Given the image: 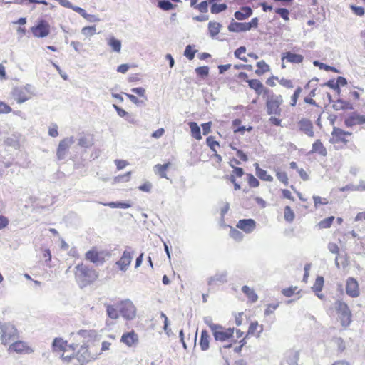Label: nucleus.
Returning a JSON list of instances; mask_svg holds the SVG:
<instances>
[{
    "label": "nucleus",
    "mask_w": 365,
    "mask_h": 365,
    "mask_svg": "<svg viewBox=\"0 0 365 365\" xmlns=\"http://www.w3.org/2000/svg\"><path fill=\"white\" fill-rule=\"evenodd\" d=\"M75 269V278L81 287L93 283L98 278L96 271L83 264H78Z\"/></svg>",
    "instance_id": "nucleus-1"
},
{
    "label": "nucleus",
    "mask_w": 365,
    "mask_h": 365,
    "mask_svg": "<svg viewBox=\"0 0 365 365\" xmlns=\"http://www.w3.org/2000/svg\"><path fill=\"white\" fill-rule=\"evenodd\" d=\"M1 341L4 345L19 338V332L11 323H0Z\"/></svg>",
    "instance_id": "nucleus-2"
},
{
    "label": "nucleus",
    "mask_w": 365,
    "mask_h": 365,
    "mask_svg": "<svg viewBox=\"0 0 365 365\" xmlns=\"http://www.w3.org/2000/svg\"><path fill=\"white\" fill-rule=\"evenodd\" d=\"M117 307L122 317L127 320H132L136 317L137 309L128 299L120 301Z\"/></svg>",
    "instance_id": "nucleus-3"
},
{
    "label": "nucleus",
    "mask_w": 365,
    "mask_h": 365,
    "mask_svg": "<svg viewBox=\"0 0 365 365\" xmlns=\"http://www.w3.org/2000/svg\"><path fill=\"white\" fill-rule=\"evenodd\" d=\"M335 309L339 314L341 324L344 327H347L351 322V312L348 305L340 300L335 302Z\"/></svg>",
    "instance_id": "nucleus-4"
},
{
    "label": "nucleus",
    "mask_w": 365,
    "mask_h": 365,
    "mask_svg": "<svg viewBox=\"0 0 365 365\" xmlns=\"http://www.w3.org/2000/svg\"><path fill=\"white\" fill-rule=\"evenodd\" d=\"M8 351L9 353L15 352L18 354H30L34 350L27 342L19 340L9 345Z\"/></svg>",
    "instance_id": "nucleus-5"
},
{
    "label": "nucleus",
    "mask_w": 365,
    "mask_h": 365,
    "mask_svg": "<svg viewBox=\"0 0 365 365\" xmlns=\"http://www.w3.org/2000/svg\"><path fill=\"white\" fill-rule=\"evenodd\" d=\"M75 139L73 136L66 138L60 141L57 151L56 156L58 160H63L67 155V153L70 147L74 143Z\"/></svg>",
    "instance_id": "nucleus-6"
},
{
    "label": "nucleus",
    "mask_w": 365,
    "mask_h": 365,
    "mask_svg": "<svg viewBox=\"0 0 365 365\" xmlns=\"http://www.w3.org/2000/svg\"><path fill=\"white\" fill-rule=\"evenodd\" d=\"M282 102L281 96H272L267 101V111L269 115H279L281 110L279 106Z\"/></svg>",
    "instance_id": "nucleus-7"
},
{
    "label": "nucleus",
    "mask_w": 365,
    "mask_h": 365,
    "mask_svg": "<svg viewBox=\"0 0 365 365\" xmlns=\"http://www.w3.org/2000/svg\"><path fill=\"white\" fill-rule=\"evenodd\" d=\"M76 347V344H68L62 338H56L52 344L53 351L55 352H68L71 350L73 353Z\"/></svg>",
    "instance_id": "nucleus-8"
},
{
    "label": "nucleus",
    "mask_w": 365,
    "mask_h": 365,
    "mask_svg": "<svg viewBox=\"0 0 365 365\" xmlns=\"http://www.w3.org/2000/svg\"><path fill=\"white\" fill-rule=\"evenodd\" d=\"M234 329H225L220 325V329H216L212 334L216 341H226L233 338Z\"/></svg>",
    "instance_id": "nucleus-9"
},
{
    "label": "nucleus",
    "mask_w": 365,
    "mask_h": 365,
    "mask_svg": "<svg viewBox=\"0 0 365 365\" xmlns=\"http://www.w3.org/2000/svg\"><path fill=\"white\" fill-rule=\"evenodd\" d=\"M32 34L35 37L44 38L50 33V26L46 21H41L31 28Z\"/></svg>",
    "instance_id": "nucleus-10"
},
{
    "label": "nucleus",
    "mask_w": 365,
    "mask_h": 365,
    "mask_svg": "<svg viewBox=\"0 0 365 365\" xmlns=\"http://www.w3.org/2000/svg\"><path fill=\"white\" fill-rule=\"evenodd\" d=\"M133 258V252L130 250H125L118 261L116 262V265L122 272H125L129 267L131 261Z\"/></svg>",
    "instance_id": "nucleus-11"
},
{
    "label": "nucleus",
    "mask_w": 365,
    "mask_h": 365,
    "mask_svg": "<svg viewBox=\"0 0 365 365\" xmlns=\"http://www.w3.org/2000/svg\"><path fill=\"white\" fill-rule=\"evenodd\" d=\"M76 358L81 364L89 362L97 358L96 354H91L88 351V346H81L76 354Z\"/></svg>",
    "instance_id": "nucleus-12"
},
{
    "label": "nucleus",
    "mask_w": 365,
    "mask_h": 365,
    "mask_svg": "<svg viewBox=\"0 0 365 365\" xmlns=\"http://www.w3.org/2000/svg\"><path fill=\"white\" fill-rule=\"evenodd\" d=\"M346 294L351 297H356L359 295V284L354 278H348L346 281Z\"/></svg>",
    "instance_id": "nucleus-13"
},
{
    "label": "nucleus",
    "mask_w": 365,
    "mask_h": 365,
    "mask_svg": "<svg viewBox=\"0 0 365 365\" xmlns=\"http://www.w3.org/2000/svg\"><path fill=\"white\" fill-rule=\"evenodd\" d=\"M237 227L249 234L255 229L256 222L252 219H242L238 221Z\"/></svg>",
    "instance_id": "nucleus-14"
},
{
    "label": "nucleus",
    "mask_w": 365,
    "mask_h": 365,
    "mask_svg": "<svg viewBox=\"0 0 365 365\" xmlns=\"http://www.w3.org/2000/svg\"><path fill=\"white\" fill-rule=\"evenodd\" d=\"M364 123H365V116L356 112L351 113L345 120V125L347 127H352L356 125H361Z\"/></svg>",
    "instance_id": "nucleus-15"
},
{
    "label": "nucleus",
    "mask_w": 365,
    "mask_h": 365,
    "mask_svg": "<svg viewBox=\"0 0 365 365\" xmlns=\"http://www.w3.org/2000/svg\"><path fill=\"white\" fill-rule=\"evenodd\" d=\"M299 130L304 132L306 135L309 137H313L314 133L313 131V125L312 123L306 118L301 119L299 123Z\"/></svg>",
    "instance_id": "nucleus-16"
},
{
    "label": "nucleus",
    "mask_w": 365,
    "mask_h": 365,
    "mask_svg": "<svg viewBox=\"0 0 365 365\" xmlns=\"http://www.w3.org/2000/svg\"><path fill=\"white\" fill-rule=\"evenodd\" d=\"M138 341V336L134 331L123 334L121 336L120 341L126 344L128 346H131Z\"/></svg>",
    "instance_id": "nucleus-17"
},
{
    "label": "nucleus",
    "mask_w": 365,
    "mask_h": 365,
    "mask_svg": "<svg viewBox=\"0 0 365 365\" xmlns=\"http://www.w3.org/2000/svg\"><path fill=\"white\" fill-rule=\"evenodd\" d=\"M13 98L19 104L23 103L30 99V98L24 93L21 87L14 88L12 91Z\"/></svg>",
    "instance_id": "nucleus-18"
},
{
    "label": "nucleus",
    "mask_w": 365,
    "mask_h": 365,
    "mask_svg": "<svg viewBox=\"0 0 365 365\" xmlns=\"http://www.w3.org/2000/svg\"><path fill=\"white\" fill-rule=\"evenodd\" d=\"M227 273L225 271L217 272L214 276L208 279V284H217L218 283L223 284L227 282Z\"/></svg>",
    "instance_id": "nucleus-19"
},
{
    "label": "nucleus",
    "mask_w": 365,
    "mask_h": 365,
    "mask_svg": "<svg viewBox=\"0 0 365 365\" xmlns=\"http://www.w3.org/2000/svg\"><path fill=\"white\" fill-rule=\"evenodd\" d=\"M284 60L289 63H300L303 61L304 57L300 54H296L288 51L283 53L282 61H284Z\"/></svg>",
    "instance_id": "nucleus-20"
},
{
    "label": "nucleus",
    "mask_w": 365,
    "mask_h": 365,
    "mask_svg": "<svg viewBox=\"0 0 365 365\" xmlns=\"http://www.w3.org/2000/svg\"><path fill=\"white\" fill-rule=\"evenodd\" d=\"M299 356L298 351L294 349L287 351L285 354V360L287 365H298Z\"/></svg>",
    "instance_id": "nucleus-21"
},
{
    "label": "nucleus",
    "mask_w": 365,
    "mask_h": 365,
    "mask_svg": "<svg viewBox=\"0 0 365 365\" xmlns=\"http://www.w3.org/2000/svg\"><path fill=\"white\" fill-rule=\"evenodd\" d=\"M249 86L255 90L258 95L262 94L263 92L267 93L268 90L264 88L263 84L257 79L247 80Z\"/></svg>",
    "instance_id": "nucleus-22"
},
{
    "label": "nucleus",
    "mask_w": 365,
    "mask_h": 365,
    "mask_svg": "<svg viewBox=\"0 0 365 365\" xmlns=\"http://www.w3.org/2000/svg\"><path fill=\"white\" fill-rule=\"evenodd\" d=\"M228 30L231 32L247 31H249V26L247 22L240 23L232 20L228 26Z\"/></svg>",
    "instance_id": "nucleus-23"
},
{
    "label": "nucleus",
    "mask_w": 365,
    "mask_h": 365,
    "mask_svg": "<svg viewBox=\"0 0 365 365\" xmlns=\"http://www.w3.org/2000/svg\"><path fill=\"white\" fill-rule=\"evenodd\" d=\"M331 135L334 138H335V143H346L347 140L344 138V136L346 135H350L351 133L349 132L344 131L343 130L339 128H334Z\"/></svg>",
    "instance_id": "nucleus-24"
},
{
    "label": "nucleus",
    "mask_w": 365,
    "mask_h": 365,
    "mask_svg": "<svg viewBox=\"0 0 365 365\" xmlns=\"http://www.w3.org/2000/svg\"><path fill=\"white\" fill-rule=\"evenodd\" d=\"M252 14V10L249 6H244L240 11H237L234 14V16L237 20H244L249 16H250Z\"/></svg>",
    "instance_id": "nucleus-25"
},
{
    "label": "nucleus",
    "mask_w": 365,
    "mask_h": 365,
    "mask_svg": "<svg viewBox=\"0 0 365 365\" xmlns=\"http://www.w3.org/2000/svg\"><path fill=\"white\" fill-rule=\"evenodd\" d=\"M107 44L113 52L120 53L121 51V41L114 36H110L106 38Z\"/></svg>",
    "instance_id": "nucleus-26"
},
{
    "label": "nucleus",
    "mask_w": 365,
    "mask_h": 365,
    "mask_svg": "<svg viewBox=\"0 0 365 365\" xmlns=\"http://www.w3.org/2000/svg\"><path fill=\"white\" fill-rule=\"evenodd\" d=\"M311 153H319L322 156H326L327 154L326 148L323 145L320 140H317L313 144L310 151Z\"/></svg>",
    "instance_id": "nucleus-27"
},
{
    "label": "nucleus",
    "mask_w": 365,
    "mask_h": 365,
    "mask_svg": "<svg viewBox=\"0 0 365 365\" xmlns=\"http://www.w3.org/2000/svg\"><path fill=\"white\" fill-rule=\"evenodd\" d=\"M255 166L256 175L259 178L267 182H272L273 180V177L269 175L265 170L260 168L258 163H255Z\"/></svg>",
    "instance_id": "nucleus-28"
},
{
    "label": "nucleus",
    "mask_w": 365,
    "mask_h": 365,
    "mask_svg": "<svg viewBox=\"0 0 365 365\" xmlns=\"http://www.w3.org/2000/svg\"><path fill=\"white\" fill-rule=\"evenodd\" d=\"M86 259L93 263H103V258L99 255V253L96 250H89L86 253Z\"/></svg>",
    "instance_id": "nucleus-29"
},
{
    "label": "nucleus",
    "mask_w": 365,
    "mask_h": 365,
    "mask_svg": "<svg viewBox=\"0 0 365 365\" xmlns=\"http://www.w3.org/2000/svg\"><path fill=\"white\" fill-rule=\"evenodd\" d=\"M242 292L247 296L251 302L254 303L257 301L258 296L253 289H251L248 286L245 285L242 287Z\"/></svg>",
    "instance_id": "nucleus-30"
},
{
    "label": "nucleus",
    "mask_w": 365,
    "mask_h": 365,
    "mask_svg": "<svg viewBox=\"0 0 365 365\" xmlns=\"http://www.w3.org/2000/svg\"><path fill=\"white\" fill-rule=\"evenodd\" d=\"M19 141H20V135L17 133H14L11 135L6 138L5 140V143L11 147L14 148H18L19 147Z\"/></svg>",
    "instance_id": "nucleus-31"
},
{
    "label": "nucleus",
    "mask_w": 365,
    "mask_h": 365,
    "mask_svg": "<svg viewBox=\"0 0 365 365\" xmlns=\"http://www.w3.org/2000/svg\"><path fill=\"white\" fill-rule=\"evenodd\" d=\"M209 339L210 336L206 330H203L201 332L200 339V346L202 351H206L209 348Z\"/></svg>",
    "instance_id": "nucleus-32"
},
{
    "label": "nucleus",
    "mask_w": 365,
    "mask_h": 365,
    "mask_svg": "<svg viewBox=\"0 0 365 365\" xmlns=\"http://www.w3.org/2000/svg\"><path fill=\"white\" fill-rule=\"evenodd\" d=\"M170 163H168L163 165L158 164L154 167V171L156 174H158L163 178H168L166 170L170 167Z\"/></svg>",
    "instance_id": "nucleus-33"
},
{
    "label": "nucleus",
    "mask_w": 365,
    "mask_h": 365,
    "mask_svg": "<svg viewBox=\"0 0 365 365\" xmlns=\"http://www.w3.org/2000/svg\"><path fill=\"white\" fill-rule=\"evenodd\" d=\"M222 27V25L215 21H210L208 24V30L210 35L213 38L216 36L220 31V28Z\"/></svg>",
    "instance_id": "nucleus-34"
},
{
    "label": "nucleus",
    "mask_w": 365,
    "mask_h": 365,
    "mask_svg": "<svg viewBox=\"0 0 365 365\" xmlns=\"http://www.w3.org/2000/svg\"><path fill=\"white\" fill-rule=\"evenodd\" d=\"M189 126L191 130L192 136L196 140H201L202 135L200 134V128L197 123L195 122H190L189 123Z\"/></svg>",
    "instance_id": "nucleus-35"
},
{
    "label": "nucleus",
    "mask_w": 365,
    "mask_h": 365,
    "mask_svg": "<svg viewBox=\"0 0 365 365\" xmlns=\"http://www.w3.org/2000/svg\"><path fill=\"white\" fill-rule=\"evenodd\" d=\"M107 315L112 319H117L119 318V309L118 310L113 305L106 304Z\"/></svg>",
    "instance_id": "nucleus-36"
},
{
    "label": "nucleus",
    "mask_w": 365,
    "mask_h": 365,
    "mask_svg": "<svg viewBox=\"0 0 365 365\" xmlns=\"http://www.w3.org/2000/svg\"><path fill=\"white\" fill-rule=\"evenodd\" d=\"M257 69L255 70V73L258 76H261L263 73L269 71V66L265 63L264 61L262 60L257 63Z\"/></svg>",
    "instance_id": "nucleus-37"
},
{
    "label": "nucleus",
    "mask_w": 365,
    "mask_h": 365,
    "mask_svg": "<svg viewBox=\"0 0 365 365\" xmlns=\"http://www.w3.org/2000/svg\"><path fill=\"white\" fill-rule=\"evenodd\" d=\"M78 145L82 148H88L93 145V140L88 136L81 135L78 138Z\"/></svg>",
    "instance_id": "nucleus-38"
},
{
    "label": "nucleus",
    "mask_w": 365,
    "mask_h": 365,
    "mask_svg": "<svg viewBox=\"0 0 365 365\" xmlns=\"http://www.w3.org/2000/svg\"><path fill=\"white\" fill-rule=\"evenodd\" d=\"M105 206H108L111 208H129L132 206V205L129 202H110L108 203H103Z\"/></svg>",
    "instance_id": "nucleus-39"
},
{
    "label": "nucleus",
    "mask_w": 365,
    "mask_h": 365,
    "mask_svg": "<svg viewBox=\"0 0 365 365\" xmlns=\"http://www.w3.org/2000/svg\"><path fill=\"white\" fill-rule=\"evenodd\" d=\"M336 110H344V109H352V106L343 100H338L337 102L333 106Z\"/></svg>",
    "instance_id": "nucleus-40"
},
{
    "label": "nucleus",
    "mask_w": 365,
    "mask_h": 365,
    "mask_svg": "<svg viewBox=\"0 0 365 365\" xmlns=\"http://www.w3.org/2000/svg\"><path fill=\"white\" fill-rule=\"evenodd\" d=\"M230 236L235 241L240 242L243 239V234L237 229L231 227L230 231Z\"/></svg>",
    "instance_id": "nucleus-41"
},
{
    "label": "nucleus",
    "mask_w": 365,
    "mask_h": 365,
    "mask_svg": "<svg viewBox=\"0 0 365 365\" xmlns=\"http://www.w3.org/2000/svg\"><path fill=\"white\" fill-rule=\"evenodd\" d=\"M334 220V217L333 216L325 218L319 222V227L322 229L329 228L331 227Z\"/></svg>",
    "instance_id": "nucleus-42"
},
{
    "label": "nucleus",
    "mask_w": 365,
    "mask_h": 365,
    "mask_svg": "<svg viewBox=\"0 0 365 365\" xmlns=\"http://www.w3.org/2000/svg\"><path fill=\"white\" fill-rule=\"evenodd\" d=\"M21 88L30 98L36 95L34 87L31 84H26Z\"/></svg>",
    "instance_id": "nucleus-43"
},
{
    "label": "nucleus",
    "mask_w": 365,
    "mask_h": 365,
    "mask_svg": "<svg viewBox=\"0 0 365 365\" xmlns=\"http://www.w3.org/2000/svg\"><path fill=\"white\" fill-rule=\"evenodd\" d=\"M227 9V5L225 4H213L211 6L210 11L212 14H218L225 11Z\"/></svg>",
    "instance_id": "nucleus-44"
},
{
    "label": "nucleus",
    "mask_w": 365,
    "mask_h": 365,
    "mask_svg": "<svg viewBox=\"0 0 365 365\" xmlns=\"http://www.w3.org/2000/svg\"><path fill=\"white\" fill-rule=\"evenodd\" d=\"M158 7L165 11H169L174 8V5L168 0H162L158 2Z\"/></svg>",
    "instance_id": "nucleus-45"
},
{
    "label": "nucleus",
    "mask_w": 365,
    "mask_h": 365,
    "mask_svg": "<svg viewBox=\"0 0 365 365\" xmlns=\"http://www.w3.org/2000/svg\"><path fill=\"white\" fill-rule=\"evenodd\" d=\"M284 219L287 222H292L294 219V213L289 206H286L284 208Z\"/></svg>",
    "instance_id": "nucleus-46"
},
{
    "label": "nucleus",
    "mask_w": 365,
    "mask_h": 365,
    "mask_svg": "<svg viewBox=\"0 0 365 365\" xmlns=\"http://www.w3.org/2000/svg\"><path fill=\"white\" fill-rule=\"evenodd\" d=\"M204 322L211 329L212 331L216 329H220V325L212 323V319L211 317H205L203 319Z\"/></svg>",
    "instance_id": "nucleus-47"
},
{
    "label": "nucleus",
    "mask_w": 365,
    "mask_h": 365,
    "mask_svg": "<svg viewBox=\"0 0 365 365\" xmlns=\"http://www.w3.org/2000/svg\"><path fill=\"white\" fill-rule=\"evenodd\" d=\"M81 33L86 36H93L96 33V26H91L83 27L81 30Z\"/></svg>",
    "instance_id": "nucleus-48"
},
{
    "label": "nucleus",
    "mask_w": 365,
    "mask_h": 365,
    "mask_svg": "<svg viewBox=\"0 0 365 365\" xmlns=\"http://www.w3.org/2000/svg\"><path fill=\"white\" fill-rule=\"evenodd\" d=\"M276 175L277 179L284 183L285 185H288V177L285 172L280 171L279 170H277Z\"/></svg>",
    "instance_id": "nucleus-49"
},
{
    "label": "nucleus",
    "mask_w": 365,
    "mask_h": 365,
    "mask_svg": "<svg viewBox=\"0 0 365 365\" xmlns=\"http://www.w3.org/2000/svg\"><path fill=\"white\" fill-rule=\"evenodd\" d=\"M323 284L324 278L322 277L319 276L317 277L315 283L312 288L314 291L320 292L322 289Z\"/></svg>",
    "instance_id": "nucleus-50"
},
{
    "label": "nucleus",
    "mask_w": 365,
    "mask_h": 365,
    "mask_svg": "<svg viewBox=\"0 0 365 365\" xmlns=\"http://www.w3.org/2000/svg\"><path fill=\"white\" fill-rule=\"evenodd\" d=\"M131 172H127L124 175H120L115 178V181L116 182H128L130 179Z\"/></svg>",
    "instance_id": "nucleus-51"
},
{
    "label": "nucleus",
    "mask_w": 365,
    "mask_h": 365,
    "mask_svg": "<svg viewBox=\"0 0 365 365\" xmlns=\"http://www.w3.org/2000/svg\"><path fill=\"white\" fill-rule=\"evenodd\" d=\"M197 51L192 50V46L188 45L186 46L185 50L184 51V55L189 59L192 60L195 57V54Z\"/></svg>",
    "instance_id": "nucleus-52"
},
{
    "label": "nucleus",
    "mask_w": 365,
    "mask_h": 365,
    "mask_svg": "<svg viewBox=\"0 0 365 365\" xmlns=\"http://www.w3.org/2000/svg\"><path fill=\"white\" fill-rule=\"evenodd\" d=\"M275 12L280 15V16L285 21H288L289 19V11L285 8H278L275 10Z\"/></svg>",
    "instance_id": "nucleus-53"
},
{
    "label": "nucleus",
    "mask_w": 365,
    "mask_h": 365,
    "mask_svg": "<svg viewBox=\"0 0 365 365\" xmlns=\"http://www.w3.org/2000/svg\"><path fill=\"white\" fill-rule=\"evenodd\" d=\"M75 354V350L72 354V351L69 350L68 352H62L61 358L64 362L69 363L72 358H73Z\"/></svg>",
    "instance_id": "nucleus-54"
},
{
    "label": "nucleus",
    "mask_w": 365,
    "mask_h": 365,
    "mask_svg": "<svg viewBox=\"0 0 365 365\" xmlns=\"http://www.w3.org/2000/svg\"><path fill=\"white\" fill-rule=\"evenodd\" d=\"M12 111L11 108L3 101H0V114H7Z\"/></svg>",
    "instance_id": "nucleus-55"
},
{
    "label": "nucleus",
    "mask_w": 365,
    "mask_h": 365,
    "mask_svg": "<svg viewBox=\"0 0 365 365\" xmlns=\"http://www.w3.org/2000/svg\"><path fill=\"white\" fill-rule=\"evenodd\" d=\"M206 143H207V145L210 147V148L212 150H213V151L216 152V150H215V147L216 145H217V146H218V145H219V143H218V142H217V141H215V140H214V138H213L212 136H209V137H207V139H206Z\"/></svg>",
    "instance_id": "nucleus-56"
},
{
    "label": "nucleus",
    "mask_w": 365,
    "mask_h": 365,
    "mask_svg": "<svg viewBox=\"0 0 365 365\" xmlns=\"http://www.w3.org/2000/svg\"><path fill=\"white\" fill-rule=\"evenodd\" d=\"M279 307V303L269 304L267 309L264 311V315L269 316L272 314Z\"/></svg>",
    "instance_id": "nucleus-57"
},
{
    "label": "nucleus",
    "mask_w": 365,
    "mask_h": 365,
    "mask_svg": "<svg viewBox=\"0 0 365 365\" xmlns=\"http://www.w3.org/2000/svg\"><path fill=\"white\" fill-rule=\"evenodd\" d=\"M126 96L133 102L134 104L137 106H143L145 105V102L143 101L139 100L135 96L129 93H125Z\"/></svg>",
    "instance_id": "nucleus-58"
},
{
    "label": "nucleus",
    "mask_w": 365,
    "mask_h": 365,
    "mask_svg": "<svg viewBox=\"0 0 365 365\" xmlns=\"http://www.w3.org/2000/svg\"><path fill=\"white\" fill-rule=\"evenodd\" d=\"M195 72L197 75L201 76H207L209 73V68L207 66H200L195 69Z\"/></svg>",
    "instance_id": "nucleus-59"
},
{
    "label": "nucleus",
    "mask_w": 365,
    "mask_h": 365,
    "mask_svg": "<svg viewBox=\"0 0 365 365\" xmlns=\"http://www.w3.org/2000/svg\"><path fill=\"white\" fill-rule=\"evenodd\" d=\"M152 187L153 185L151 182L146 181L143 185H140L138 189L142 192H150L151 191Z\"/></svg>",
    "instance_id": "nucleus-60"
},
{
    "label": "nucleus",
    "mask_w": 365,
    "mask_h": 365,
    "mask_svg": "<svg viewBox=\"0 0 365 365\" xmlns=\"http://www.w3.org/2000/svg\"><path fill=\"white\" fill-rule=\"evenodd\" d=\"M249 185L252 187H257L259 185V180L255 178L252 174L248 175Z\"/></svg>",
    "instance_id": "nucleus-61"
},
{
    "label": "nucleus",
    "mask_w": 365,
    "mask_h": 365,
    "mask_svg": "<svg viewBox=\"0 0 365 365\" xmlns=\"http://www.w3.org/2000/svg\"><path fill=\"white\" fill-rule=\"evenodd\" d=\"M328 249L330 252L336 254V256L339 255V248L336 243L329 242L328 244Z\"/></svg>",
    "instance_id": "nucleus-62"
},
{
    "label": "nucleus",
    "mask_w": 365,
    "mask_h": 365,
    "mask_svg": "<svg viewBox=\"0 0 365 365\" xmlns=\"http://www.w3.org/2000/svg\"><path fill=\"white\" fill-rule=\"evenodd\" d=\"M313 200L315 207H317L319 205H327L328 203V200L326 198H322L319 196H314Z\"/></svg>",
    "instance_id": "nucleus-63"
},
{
    "label": "nucleus",
    "mask_w": 365,
    "mask_h": 365,
    "mask_svg": "<svg viewBox=\"0 0 365 365\" xmlns=\"http://www.w3.org/2000/svg\"><path fill=\"white\" fill-rule=\"evenodd\" d=\"M350 8L354 11V13L359 16H361L364 14V9L361 6H356L354 5H351Z\"/></svg>",
    "instance_id": "nucleus-64"
}]
</instances>
